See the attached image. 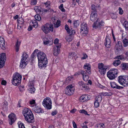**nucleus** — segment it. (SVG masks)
<instances>
[{
    "instance_id": "bf43d9fd",
    "label": "nucleus",
    "mask_w": 128,
    "mask_h": 128,
    "mask_svg": "<svg viewBox=\"0 0 128 128\" xmlns=\"http://www.w3.org/2000/svg\"><path fill=\"white\" fill-rule=\"evenodd\" d=\"M32 24V26H34L35 28H36L38 25V23H30Z\"/></svg>"
},
{
    "instance_id": "ea45409f",
    "label": "nucleus",
    "mask_w": 128,
    "mask_h": 128,
    "mask_svg": "<svg viewBox=\"0 0 128 128\" xmlns=\"http://www.w3.org/2000/svg\"><path fill=\"white\" fill-rule=\"evenodd\" d=\"M40 7L39 6H36L34 8V10L36 12H40V14H41L42 11L40 10Z\"/></svg>"
},
{
    "instance_id": "a211bd4d",
    "label": "nucleus",
    "mask_w": 128,
    "mask_h": 128,
    "mask_svg": "<svg viewBox=\"0 0 128 128\" xmlns=\"http://www.w3.org/2000/svg\"><path fill=\"white\" fill-rule=\"evenodd\" d=\"M29 86L30 88L29 90V92L31 93H34L35 90V88L32 86H33V82H29Z\"/></svg>"
},
{
    "instance_id": "58836bf2",
    "label": "nucleus",
    "mask_w": 128,
    "mask_h": 128,
    "mask_svg": "<svg viewBox=\"0 0 128 128\" xmlns=\"http://www.w3.org/2000/svg\"><path fill=\"white\" fill-rule=\"evenodd\" d=\"M54 26L55 28H58L60 25V21L59 20H57V22L56 23H54Z\"/></svg>"
},
{
    "instance_id": "bb28decb",
    "label": "nucleus",
    "mask_w": 128,
    "mask_h": 128,
    "mask_svg": "<svg viewBox=\"0 0 128 128\" xmlns=\"http://www.w3.org/2000/svg\"><path fill=\"white\" fill-rule=\"evenodd\" d=\"M88 96L86 95H83L80 96V100H83V102L88 100L90 99L88 98Z\"/></svg>"
},
{
    "instance_id": "49530a36",
    "label": "nucleus",
    "mask_w": 128,
    "mask_h": 128,
    "mask_svg": "<svg viewBox=\"0 0 128 128\" xmlns=\"http://www.w3.org/2000/svg\"><path fill=\"white\" fill-rule=\"evenodd\" d=\"M35 19L38 21H40L41 20V18L39 14L36 15L34 16Z\"/></svg>"
},
{
    "instance_id": "052dcab7",
    "label": "nucleus",
    "mask_w": 128,
    "mask_h": 128,
    "mask_svg": "<svg viewBox=\"0 0 128 128\" xmlns=\"http://www.w3.org/2000/svg\"><path fill=\"white\" fill-rule=\"evenodd\" d=\"M81 126L82 128H88L87 127V125H86V124H84V123H82Z\"/></svg>"
},
{
    "instance_id": "6ab92c4d",
    "label": "nucleus",
    "mask_w": 128,
    "mask_h": 128,
    "mask_svg": "<svg viewBox=\"0 0 128 128\" xmlns=\"http://www.w3.org/2000/svg\"><path fill=\"white\" fill-rule=\"evenodd\" d=\"M106 41L104 42V44L106 47L108 48H109L111 46V42L110 40L107 36L106 38Z\"/></svg>"
},
{
    "instance_id": "c756f323",
    "label": "nucleus",
    "mask_w": 128,
    "mask_h": 128,
    "mask_svg": "<svg viewBox=\"0 0 128 128\" xmlns=\"http://www.w3.org/2000/svg\"><path fill=\"white\" fill-rule=\"evenodd\" d=\"M73 80V78L72 76H68L66 79L65 82L66 83H68L70 81L72 80Z\"/></svg>"
},
{
    "instance_id": "b1692460",
    "label": "nucleus",
    "mask_w": 128,
    "mask_h": 128,
    "mask_svg": "<svg viewBox=\"0 0 128 128\" xmlns=\"http://www.w3.org/2000/svg\"><path fill=\"white\" fill-rule=\"evenodd\" d=\"M20 19L18 20V28L19 29H20L23 26V24L24 23V20L23 19H21L22 21L20 20Z\"/></svg>"
},
{
    "instance_id": "1a4fd4ad",
    "label": "nucleus",
    "mask_w": 128,
    "mask_h": 128,
    "mask_svg": "<svg viewBox=\"0 0 128 128\" xmlns=\"http://www.w3.org/2000/svg\"><path fill=\"white\" fill-rule=\"evenodd\" d=\"M74 88L72 85L71 84L67 86L65 90V94L68 95L72 94L74 92Z\"/></svg>"
},
{
    "instance_id": "ddd939ff",
    "label": "nucleus",
    "mask_w": 128,
    "mask_h": 128,
    "mask_svg": "<svg viewBox=\"0 0 128 128\" xmlns=\"http://www.w3.org/2000/svg\"><path fill=\"white\" fill-rule=\"evenodd\" d=\"M22 114L25 118L26 117H27V116L29 115L32 114V112L31 110L28 108H25L24 109L22 110Z\"/></svg>"
},
{
    "instance_id": "f8f14e48",
    "label": "nucleus",
    "mask_w": 128,
    "mask_h": 128,
    "mask_svg": "<svg viewBox=\"0 0 128 128\" xmlns=\"http://www.w3.org/2000/svg\"><path fill=\"white\" fill-rule=\"evenodd\" d=\"M8 118H9V122L10 124L12 125L16 120V118L15 114L13 113H12L8 116Z\"/></svg>"
},
{
    "instance_id": "7c9ffc66",
    "label": "nucleus",
    "mask_w": 128,
    "mask_h": 128,
    "mask_svg": "<svg viewBox=\"0 0 128 128\" xmlns=\"http://www.w3.org/2000/svg\"><path fill=\"white\" fill-rule=\"evenodd\" d=\"M124 46L126 47L128 45V40L126 38H124L122 40Z\"/></svg>"
},
{
    "instance_id": "4be33fe9",
    "label": "nucleus",
    "mask_w": 128,
    "mask_h": 128,
    "mask_svg": "<svg viewBox=\"0 0 128 128\" xmlns=\"http://www.w3.org/2000/svg\"><path fill=\"white\" fill-rule=\"evenodd\" d=\"M111 86L112 88H116L118 89L124 88V87L123 86H118L114 82L111 83Z\"/></svg>"
},
{
    "instance_id": "6e6d98bb",
    "label": "nucleus",
    "mask_w": 128,
    "mask_h": 128,
    "mask_svg": "<svg viewBox=\"0 0 128 128\" xmlns=\"http://www.w3.org/2000/svg\"><path fill=\"white\" fill-rule=\"evenodd\" d=\"M83 55L84 56L82 58V59H86L88 57L87 55L85 53H83Z\"/></svg>"
},
{
    "instance_id": "a878e982",
    "label": "nucleus",
    "mask_w": 128,
    "mask_h": 128,
    "mask_svg": "<svg viewBox=\"0 0 128 128\" xmlns=\"http://www.w3.org/2000/svg\"><path fill=\"white\" fill-rule=\"evenodd\" d=\"M78 84L80 86H82V88L84 89H88V86H87L86 85L84 84L82 81H80L78 83Z\"/></svg>"
},
{
    "instance_id": "603ef678",
    "label": "nucleus",
    "mask_w": 128,
    "mask_h": 128,
    "mask_svg": "<svg viewBox=\"0 0 128 128\" xmlns=\"http://www.w3.org/2000/svg\"><path fill=\"white\" fill-rule=\"evenodd\" d=\"M123 57L122 56H116L115 57V59H118L120 60H122V59H123Z\"/></svg>"
},
{
    "instance_id": "aec40b11",
    "label": "nucleus",
    "mask_w": 128,
    "mask_h": 128,
    "mask_svg": "<svg viewBox=\"0 0 128 128\" xmlns=\"http://www.w3.org/2000/svg\"><path fill=\"white\" fill-rule=\"evenodd\" d=\"M98 15L97 12L92 13L90 16V20L92 22L94 21L97 18Z\"/></svg>"
},
{
    "instance_id": "338daca9",
    "label": "nucleus",
    "mask_w": 128,
    "mask_h": 128,
    "mask_svg": "<svg viewBox=\"0 0 128 128\" xmlns=\"http://www.w3.org/2000/svg\"><path fill=\"white\" fill-rule=\"evenodd\" d=\"M80 73L82 75V76H83V75H85L87 74V73L86 71L83 70L81 71Z\"/></svg>"
},
{
    "instance_id": "2eb2a0df",
    "label": "nucleus",
    "mask_w": 128,
    "mask_h": 128,
    "mask_svg": "<svg viewBox=\"0 0 128 128\" xmlns=\"http://www.w3.org/2000/svg\"><path fill=\"white\" fill-rule=\"evenodd\" d=\"M26 120L29 123H33L34 122V118L33 114H32L29 115L26 117L25 118Z\"/></svg>"
},
{
    "instance_id": "9d476101",
    "label": "nucleus",
    "mask_w": 128,
    "mask_h": 128,
    "mask_svg": "<svg viewBox=\"0 0 128 128\" xmlns=\"http://www.w3.org/2000/svg\"><path fill=\"white\" fill-rule=\"evenodd\" d=\"M6 58L5 53H3L0 54V68H2L4 65Z\"/></svg>"
},
{
    "instance_id": "c03bdc74",
    "label": "nucleus",
    "mask_w": 128,
    "mask_h": 128,
    "mask_svg": "<svg viewBox=\"0 0 128 128\" xmlns=\"http://www.w3.org/2000/svg\"><path fill=\"white\" fill-rule=\"evenodd\" d=\"M123 25L126 30H128V22L126 21L124 22Z\"/></svg>"
},
{
    "instance_id": "c9c22d12",
    "label": "nucleus",
    "mask_w": 128,
    "mask_h": 128,
    "mask_svg": "<svg viewBox=\"0 0 128 128\" xmlns=\"http://www.w3.org/2000/svg\"><path fill=\"white\" fill-rule=\"evenodd\" d=\"M38 51V50H35L33 52L30 56L31 59H33L34 57L36 56V54H37L36 52H37Z\"/></svg>"
},
{
    "instance_id": "37998d69",
    "label": "nucleus",
    "mask_w": 128,
    "mask_h": 128,
    "mask_svg": "<svg viewBox=\"0 0 128 128\" xmlns=\"http://www.w3.org/2000/svg\"><path fill=\"white\" fill-rule=\"evenodd\" d=\"M89 76L87 74L85 75H83V78L84 80L85 81H88V79Z\"/></svg>"
},
{
    "instance_id": "20e7f679",
    "label": "nucleus",
    "mask_w": 128,
    "mask_h": 128,
    "mask_svg": "<svg viewBox=\"0 0 128 128\" xmlns=\"http://www.w3.org/2000/svg\"><path fill=\"white\" fill-rule=\"evenodd\" d=\"M118 73V71L117 69H111L107 72V76L110 80L114 79L117 77Z\"/></svg>"
},
{
    "instance_id": "680f3d73",
    "label": "nucleus",
    "mask_w": 128,
    "mask_h": 128,
    "mask_svg": "<svg viewBox=\"0 0 128 128\" xmlns=\"http://www.w3.org/2000/svg\"><path fill=\"white\" fill-rule=\"evenodd\" d=\"M6 81L4 80H2L1 82V84L5 86L6 85Z\"/></svg>"
},
{
    "instance_id": "0eeeda50",
    "label": "nucleus",
    "mask_w": 128,
    "mask_h": 128,
    "mask_svg": "<svg viewBox=\"0 0 128 128\" xmlns=\"http://www.w3.org/2000/svg\"><path fill=\"white\" fill-rule=\"evenodd\" d=\"M52 103L50 99L49 98H45L42 104L44 107L47 109H50L52 107Z\"/></svg>"
},
{
    "instance_id": "7ed1b4c3",
    "label": "nucleus",
    "mask_w": 128,
    "mask_h": 128,
    "mask_svg": "<svg viewBox=\"0 0 128 128\" xmlns=\"http://www.w3.org/2000/svg\"><path fill=\"white\" fill-rule=\"evenodd\" d=\"M119 83L124 87L128 86V76H120L118 78Z\"/></svg>"
},
{
    "instance_id": "f03ea898",
    "label": "nucleus",
    "mask_w": 128,
    "mask_h": 128,
    "mask_svg": "<svg viewBox=\"0 0 128 128\" xmlns=\"http://www.w3.org/2000/svg\"><path fill=\"white\" fill-rule=\"evenodd\" d=\"M22 76L18 72L14 74L12 80V84L15 86L18 85L21 82Z\"/></svg>"
},
{
    "instance_id": "864d4df0",
    "label": "nucleus",
    "mask_w": 128,
    "mask_h": 128,
    "mask_svg": "<svg viewBox=\"0 0 128 128\" xmlns=\"http://www.w3.org/2000/svg\"><path fill=\"white\" fill-rule=\"evenodd\" d=\"M70 33L71 32V35H74L75 34V32L74 30H73L72 28H70Z\"/></svg>"
},
{
    "instance_id": "79ce46f5",
    "label": "nucleus",
    "mask_w": 128,
    "mask_h": 128,
    "mask_svg": "<svg viewBox=\"0 0 128 128\" xmlns=\"http://www.w3.org/2000/svg\"><path fill=\"white\" fill-rule=\"evenodd\" d=\"M8 107V102H7L6 101L4 100V101L3 102V109L4 110V108L5 109V110H6V108H7Z\"/></svg>"
},
{
    "instance_id": "f3484780",
    "label": "nucleus",
    "mask_w": 128,
    "mask_h": 128,
    "mask_svg": "<svg viewBox=\"0 0 128 128\" xmlns=\"http://www.w3.org/2000/svg\"><path fill=\"white\" fill-rule=\"evenodd\" d=\"M99 20L98 19L96 22L93 24V27L96 28H100L102 26L103 22L101 21L100 22H99Z\"/></svg>"
},
{
    "instance_id": "4d7b16f0",
    "label": "nucleus",
    "mask_w": 128,
    "mask_h": 128,
    "mask_svg": "<svg viewBox=\"0 0 128 128\" xmlns=\"http://www.w3.org/2000/svg\"><path fill=\"white\" fill-rule=\"evenodd\" d=\"M118 10L119 11V14H123V11L122 8L120 7H119V8Z\"/></svg>"
},
{
    "instance_id": "0e129e2a",
    "label": "nucleus",
    "mask_w": 128,
    "mask_h": 128,
    "mask_svg": "<svg viewBox=\"0 0 128 128\" xmlns=\"http://www.w3.org/2000/svg\"><path fill=\"white\" fill-rule=\"evenodd\" d=\"M76 2L78 4H83L84 2L83 0H76Z\"/></svg>"
},
{
    "instance_id": "de8ad7c7",
    "label": "nucleus",
    "mask_w": 128,
    "mask_h": 128,
    "mask_svg": "<svg viewBox=\"0 0 128 128\" xmlns=\"http://www.w3.org/2000/svg\"><path fill=\"white\" fill-rule=\"evenodd\" d=\"M65 28L68 34L70 33V30L68 26V25L66 24L65 26Z\"/></svg>"
},
{
    "instance_id": "f704fd0d",
    "label": "nucleus",
    "mask_w": 128,
    "mask_h": 128,
    "mask_svg": "<svg viewBox=\"0 0 128 128\" xmlns=\"http://www.w3.org/2000/svg\"><path fill=\"white\" fill-rule=\"evenodd\" d=\"M91 9L92 10V12H97L96 8L95 5L94 4H92L91 6Z\"/></svg>"
},
{
    "instance_id": "72a5a7b5",
    "label": "nucleus",
    "mask_w": 128,
    "mask_h": 128,
    "mask_svg": "<svg viewBox=\"0 0 128 128\" xmlns=\"http://www.w3.org/2000/svg\"><path fill=\"white\" fill-rule=\"evenodd\" d=\"M76 55V54L74 52L69 53L68 57L70 59H72Z\"/></svg>"
},
{
    "instance_id": "cd10ccee",
    "label": "nucleus",
    "mask_w": 128,
    "mask_h": 128,
    "mask_svg": "<svg viewBox=\"0 0 128 128\" xmlns=\"http://www.w3.org/2000/svg\"><path fill=\"white\" fill-rule=\"evenodd\" d=\"M23 60H21L20 63V66L22 68L23 66L25 67L27 64L26 62Z\"/></svg>"
},
{
    "instance_id": "2f4dec72",
    "label": "nucleus",
    "mask_w": 128,
    "mask_h": 128,
    "mask_svg": "<svg viewBox=\"0 0 128 128\" xmlns=\"http://www.w3.org/2000/svg\"><path fill=\"white\" fill-rule=\"evenodd\" d=\"M28 57V55L25 53H23L22 56V58L21 60L26 61Z\"/></svg>"
},
{
    "instance_id": "8fccbe9b",
    "label": "nucleus",
    "mask_w": 128,
    "mask_h": 128,
    "mask_svg": "<svg viewBox=\"0 0 128 128\" xmlns=\"http://www.w3.org/2000/svg\"><path fill=\"white\" fill-rule=\"evenodd\" d=\"M80 112L81 113L84 114L86 115H90L89 114H88L87 113V112L84 110H80Z\"/></svg>"
},
{
    "instance_id": "6e6552de",
    "label": "nucleus",
    "mask_w": 128,
    "mask_h": 128,
    "mask_svg": "<svg viewBox=\"0 0 128 128\" xmlns=\"http://www.w3.org/2000/svg\"><path fill=\"white\" fill-rule=\"evenodd\" d=\"M98 70L100 73L102 75H104L106 73V70L107 68V67L104 66L102 63H99L98 64Z\"/></svg>"
},
{
    "instance_id": "dca6fc26",
    "label": "nucleus",
    "mask_w": 128,
    "mask_h": 128,
    "mask_svg": "<svg viewBox=\"0 0 128 128\" xmlns=\"http://www.w3.org/2000/svg\"><path fill=\"white\" fill-rule=\"evenodd\" d=\"M61 46L60 44H59L54 46V54L55 56H57L59 53Z\"/></svg>"
},
{
    "instance_id": "393cba45",
    "label": "nucleus",
    "mask_w": 128,
    "mask_h": 128,
    "mask_svg": "<svg viewBox=\"0 0 128 128\" xmlns=\"http://www.w3.org/2000/svg\"><path fill=\"white\" fill-rule=\"evenodd\" d=\"M121 68L122 70H126L128 68V64L127 63H124L121 64Z\"/></svg>"
},
{
    "instance_id": "e433bc0d",
    "label": "nucleus",
    "mask_w": 128,
    "mask_h": 128,
    "mask_svg": "<svg viewBox=\"0 0 128 128\" xmlns=\"http://www.w3.org/2000/svg\"><path fill=\"white\" fill-rule=\"evenodd\" d=\"M20 42H18V40H17L16 44V51L17 52L19 50V47L20 45Z\"/></svg>"
},
{
    "instance_id": "4468645a",
    "label": "nucleus",
    "mask_w": 128,
    "mask_h": 128,
    "mask_svg": "<svg viewBox=\"0 0 128 128\" xmlns=\"http://www.w3.org/2000/svg\"><path fill=\"white\" fill-rule=\"evenodd\" d=\"M122 47V43L121 42L118 41L117 43H116L115 48L116 50L115 52L118 54L119 52Z\"/></svg>"
},
{
    "instance_id": "f257e3e1",
    "label": "nucleus",
    "mask_w": 128,
    "mask_h": 128,
    "mask_svg": "<svg viewBox=\"0 0 128 128\" xmlns=\"http://www.w3.org/2000/svg\"><path fill=\"white\" fill-rule=\"evenodd\" d=\"M38 65L41 67L45 66L47 64V59L46 54L43 52H40L37 54Z\"/></svg>"
},
{
    "instance_id": "5fc2aeb1",
    "label": "nucleus",
    "mask_w": 128,
    "mask_h": 128,
    "mask_svg": "<svg viewBox=\"0 0 128 128\" xmlns=\"http://www.w3.org/2000/svg\"><path fill=\"white\" fill-rule=\"evenodd\" d=\"M98 126L100 128H104L105 127L104 124L103 123L100 124Z\"/></svg>"
},
{
    "instance_id": "3c124183",
    "label": "nucleus",
    "mask_w": 128,
    "mask_h": 128,
    "mask_svg": "<svg viewBox=\"0 0 128 128\" xmlns=\"http://www.w3.org/2000/svg\"><path fill=\"white\" fill-rule=\"evenodd\" d=\"M100 102H98L95 100L94 102V105L96 108H98L99 106Z\"/></svg>"
},
{
    "instance_id": "412c9836",
    "label": "nucleus",
    "mask_w": 128,
    "mask_h": 128,
    "mask_svg": "<svg viewBox=\"0 0 128 128\" xmlns=\"http://www.w3.org/2000/svg\"><path fill=\"white\" fill-rule=\"evenodd\" d=\"M0 48L3 50H5L6 48L4 39L1 36H0Z\"/></svg>"
},
{
    "instance_id": "9b49d317",
    "label": "nucleus",
    "mask_w": 128,
    "mask_h": 128,
    "mask_svg": "<svg viewBox=\"0 0 128 128\" xmlns=\"http://www.w3.org/2000/svg\"><path fill=\"white\" fill-rule=\"evenodd\" d=\"M88 28L86 23L83 22L82 23L81 25V32H82V31H84V33L85 34H87Z\"/></svg>"
},
{
    "instance_id": "09e8293b",
    "label": "nucleus",
    "mask_w": 128,
    "mask_h": 128,
    "mask_svg": "<svg viewBox=\"0 0 128 128\" xmlns=\"http://www.w3.org/2000/svg\"><path fill=\"white\" fill-rule=\"evenodd\" d=\"M18 124L19 128H25L24 124L21 123L20 122H18Z\"/></svg>"
},
{
    "instance_id": "5701e85b",
    "label": "nucleus",
    "mask_w": 128,
    "mask_h": 128,
    "mask_svg": "<svg viewBox=\"0 0 128 128\" xmlns=\"http://www.w3.org/2000/svg\"><path fill=\"white\" fill-rule=\"evenodd\" d=\"M33 110L36 113H40L44 112L43 110H42V109L38 106L34 107L33 108Z\"/></svg>"
},
{
    "instance_id": "39448f33",
    "label": "nucleus",
    "mask_w": 128,
    "mask_h": 128,
    "mask_svg": "<svg viewBox=\"0 0 128 128\" xmlns=\"http://www.w3.org/2000/svg\"><path fill=\"white\" fill-rule=\"evenodd\" d=\"M42 38L44 44L50 46L52 44L53 39L50 35H48L46 36H43Z\"/></svg>"
},
{
    "instance_id": "a18cd8bd",
    "label": "nucleus",
    "mask_w": 128,
    "mask_h": 128,
    "mask_svg": "<svg viewBox=\"0 0 128 128\" xmlns=\"http://www.w3.org/2000/svg\"><path fill=\"white\" fill-rule=\"evenodd\" d=\"M80 24L79 21L78 20H76L74 22V27L76 28Z\"/></svg>"
},
{
    "instance_id": "13d9d810",
    "label": "nucleus",
    "mask_w": 128,
    "mask_h": 128,
    "mask_svg": "<svg viewBox=\"0 0 128 128\" xmlns=\"http://www.w3.org/2000/svg\"><path fill=\"white\" fill-rule=\"evenodd\" d=\"M111 16L112 17V19H115L116 18V15L114 14H111Z\"/></svg>"
},
{
    "instance_id": "473e14b6",
    "label": "nucleus",
    "mask_w": 128,
    "mask_h": 128,
    "mask_svg": "<svg viewBox=\"0 0 128 128\" xmlns=\"http://www.w3.org/2000/svg\"><path fill=\"white\" fill-rule=\"evenodd\" d=\"M120 63V61L119 60H117L114 61L113 64L114 66H117L119 65Z\"/></svg>"
},
{
    "instance_id": "69168bd1",
    "label": "nucleus",
    "mask_w": 128,
    "mask_h": 128,
    "mask_svg": "<svg viewBox=\"0 0 128 128\" xmlns=\"http://www.w3.org/2000/svg\"><path fill=\"white\" fill-rule=\"evenodd\" d=\"M44 4H45L46 6V7H47L50 4V2L49 1H48L44 3Z\"/></svg>"
},
{
    "instance_id": "c85d7f7f",
    "label": "nucleus",
    "mask_w": 128,
    "mask_h": 128,
    "mask_svg": "<svg viewBox=\"0 0 128 128\" xmlns=\"http://www.w3.org/2000/svg\"><path fill=\"white\" fill-rule=\"evenodd\" d=\"M73 37V36L72 35H71V34H70L69 35L66 36V40L68 42H69L72 40Z\"/></svg>"
},
{
    "instance_id": "e2e57ef3",
    "label": "nucleus",
    "mask_w": 128,
    "mask_h": 128,
    "mask_svg": "<svg viewBox=\"0 0 128 128\" xmlns=\"http://www.w3.org/2000/svg\"><path fill=\"white\" fill-rule=\"evenodd\" d=\"M36 3V0H32L31 2V4L32 5H34Z\"/></svg>"
},
{
    "instance_id": "774afa93",
    "label": "nucleus",
    "mask_w": 128,
    "mask_h": 128,
    "mask_svg": "<svg viewBox=\"0 0 128 128\" xmlns=\"http://www.w3.org/2000/svg\"><path fill=\"white\" fill-rule=\"evenodd\" d=\"M35 100H32L30 101V104H34L35 103Z\"/></svg>"
},
{
    "instance_id": "4c0bfd02",
    "label": "nucleus",
    "mask_w": 128,
    "mask_h": 128,
    "mask_svg": "<svg viewBox=\"0 0 128 128\" xmlns=\"http://www.w3.org/2000/svg\"><path fill=\"white\" fill-rule=\"evenodd\" d=\"M90 66L88 64H86L84 66V69H86L88 70H90Z\"/></svg>"
},
{
    "instance_id": "a19ab883",
    "label": "nucleus",
    "mask_w": 128,
    "mask_h": 128,
    "mask_svg": "<svg viewBox=\"0 0 128 128\" xmlns=\"http://www.w3.org/2000/svg\"><path fill=\"white\" fill-rule=\"evenodd\" d=\"M102 100V97L101 96H98L96 97L95 98V100L100 102Z\"/></svg>"
},
{
    "instance_id": "423d86ee",
    "label": "nucleus",
    "mask_w": 128,
    "mask_h": 128,
    "mask_svg": "<svg viewBox=\"0 0 128 128\" xmlns=\"http://www.w3.org/2000/svg\"><path fill=\"white\" fill-rule=\"evenodd\" d=\"M42 29L46 34L48 33L50 31H53V25L52 24H49L47 23L42 27Z\"/></svg>"
}]
</instances>
